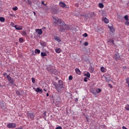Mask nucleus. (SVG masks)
<instances>
[{
    "label": "nucleus",
    "mask_w": 129,
    "mask_h": 129,
    "mask_svg": "<svg viewBox=\"0 0 129 129\" xmlns=\"http://www.w3.org/2000/svg\"><path fill=\"white\" fill-rule=\"evenodd\" d=\"M13 11H18V7H15L14 8H13Z\"/></svg>",
    "instance_id": "obj_33"
},
{
    "label": "nucleus",
    "mask_w": 129,
    "mask_h": 129,
    "mask_svg": "<svg viewBox=\"0 0 129 129\" xmlns=\"http://www.w3.org/2000/svg\"><path fill=\"white\" fill-rule=\"evenodd\" d=\"M83 37H88V34L87 33H84L83 35Z\"/></svg>",
    "instance_id": "obj_36"
},
{
    "label": "nucleus",
    "mask_w": 129,
    "mask_h": 129,
    "mask_svg": "<svg viewBox=\"0 0 129 129\" xmlns=\"http://www.w3.org/2000/svg\"><path fill=\"white\" fill-rule=\"evenodd\" d=\"M87 121H88V120H87Z\"/></svg>",
    "instance_id": "obj_55"
},
{
    "label": "nucleus",
    "mask_w": 129,
    "mask_h": 129,
    "mask_svg": "<svg viewBox=\"0 0 129 129\" xmlns=\"http://www.w3.org/2000/svg\"><path fill=\"white\" fill-rule=\"evenodd\" d=\"M103 22L105 23V24H108V23H109V20H108L107 18L105 17L104 18H103Z\"/></svg>",
    "instance_id": "obj_13"
},
{
    "label": "nucleus",
    "mask_w": 129,
    "mask_h": 129,
    "mask_svg": "<svg viewBox=\"0 0 129 129\" xmlns=\"http://www.w3.org/2000/svg\"><path fill=\"white\" fill-rule=\"evenodd\" d=\"M91 93H93V94H95V92H94V91H92Z\"/></svg>",
    "instance_id": "obj_44"
},
{
    "label": "nucleus",
    "mask_w": 129,
    "mask_h": 129,
    "mask_svg": "<svg viewBox=\"0 0 129 129\" xmlns=\"http://www.w3.org/2000/svg\"><path fill=\"white\" fill-rule=\"evenodd\" d=\"M99 7L100 8V9H103V8L104 7V6L103 5V4L100 3L99 4Z\"/></svg>",
    "instance_id": "obj_16"
},
{
    "label": "nucleus",
    "mask_w": 129,
    "mask_h": 129,
    "mask_svg": "<svg viewBox=\"0 0 129 129\" xmlns=\"http://www.w3.org/2000/svg\"><path fill=\"white\" fill-rule=\"evenodd\" d=\"M122 129H127V128L125 127L124 126L122 127Z\"/></svg>",
    "instance_id": "obj_45"
},
{
    "label": "nucleus",
    "mask_w": 129,
    "mask_h": 129,
    "mask_svg": "<svg viewBox=\"0 0 129 129\" xmlns=\"http://www.w3.org/2000/svg\"><path fill=\"white\" fill-rule=\"evenodd\" d=\"M40 45H41V46H43V47H45V46H46V44L45 43V42H41L40 43Z\"/></svg>",
    "instance_id": "obj_30"
},
{
    "label": "nucleus",
    "mask_w": 129,
    "mask_h": 129,
    "mask_svg": "<svg viewBox=\"0 0 129 129\" xmlns=\"http://www.w3.org/2000/svg\"><path fill=\"white\" fill-rule=\"evenodd\" d=\"M58 85L56 83L53 84V85L55 86V89L57 90L58 92H59V91H60V90H61L62 88H64V87H63V83H62V81H61L60 80H58Z\"/></svg>",
    "instance_id": "obj_2"
},
{
    "label": "nucleus",
    "mask_w": 129,
    "mask_h": 129,
    "mask_svg": "<svg viewBox=\"0 0 129 129\" xmlns=\"http://www.w3.org/2000/svg\"><path fill=\"white\" fill-rule=\"evenodd\" d=\"M0 87H2V84L0 83Z\"/></svg>",
    "instance_id": "obj_50"
},
{
    "label": "nucleus",
    "mask_w": 129,
    "mask_h": 129,
    "mask_svg": "<svg viewBox=\"0 0 129 129\" xmlns=\"http://www.w3.org/2000/svg\"><path fill=\"white\" fill-rule=\"evenodd\" d=\"M105 80L107 81V82H109V81H110V79L107 78V77H105Z\"/></svg>",
    "instance_id": "obj_31"
},
{
    "label": "nucleus",
    "mask_w": 129,
    "mask_h": 129,
    "mask_svg": "<svg viewBox=\"0 0 129 129\" xmlns=\"http://www.w3.org/2000/svg\"><path fill=\"white\" fill-rule=\"evenodd\" d=\"M6 75H7V73H4L3 74V76H6Z\"/></svg>",
    "instance_id": "obj_43"
},
{
    "label": "nucleus",
    "mask_w": 129,
    "mask_h": 129,
    "mask_svg": "<svg viewBox=\"0 0 129 129\" xmlns=\"http://www.w3.org/2000/svg\"><path fill=\"white\" fill-rule=\"evenodd\" d=\"M2 104H3V105H4V103H2Z\"/></svg>",
    "instance_id": "obj_53"
},
{
    "label": "nucleus",
    "mask_w": 129,
    "mask_h": 129,
    "mask_svg": "<svg viewBox=\"0 0 129 129\" xmlns=\"http://www.w3.org/2000/svg\"><path fill=\"white\" fill-rule=\"evenodd\" d=\"M73 79V77H72V76H70L69 77V80H72Z\"/></svg>",
    "instance_id": "obj_34"
},
{
    "label": "nucleus",
    "mask_w": 129,
    "mask_h": 129,
    "mask_svg": "<svg viewBox=\"0 0 129 129\" xmlns=\"http://www.w3.org/2000/svg\"><path fill=\"white\" fill-rule=\"evenodd\" d=\"M25 3H27L29 5H32V1L30 0H26Z\"/></svg>",
    "instance_id": "obj_24"
},
{
    "label": "nucleus",
    "mask_w": 129,
    "mask_h": 129,
    "mask_svg": "<svg viewBox=\"0 0 129 129\" xmlns=\"http://www.w3.org/2000/svg\"><path fill=\"white\" fill-rule=\"evenodd\" d=\"M124 25H125V26H129V22L128 21H126L124 23Z\"/></svg>",
    "instance_id": "obj_29"
},
{
    "label": "nucleus",
    "mask_w": 129,
    "mask_h": 129,
    "mask_svg": "<svg viewBox=\"0 0 129 129\" xmlns=\"http://www.w3.org/2000/svg\"><path fill=\"white\" fill-rule=\"evenodd\" d=\"M17 127V124L15 123L11 122L7 124V127L8 128H15Z\"/></svg>",
    "instance_id": "obj_4"
},
{
    "label": "nucleus",
    "mask_w": 129,
    "mask_h": 129,
    "mask_svg": "<svg viewBox=\"0 0 129 129\" xmlns=\"http://www.w3.org/2000/svg\"><path fill=\"white\" fill-rule=\"evenodd\" d=\"M10 17H15V15L14 14H10Z\"/></svg>",
    "instance_id": "obj_42"
},
{
    "label": "nucleus",
    "mask_w": 129,
    "mask_h": 129,
    "mask_svg": "<svg viewBox=\"0 0 129 129\" xmlns=\"http://www.w3.org/2000/svg\"><path fill=\"white\" fill-rule=\"evenodd\" d=\"M123 69H126V67L123 66Z\"/></svg>",
    "instance_id": "obj_46"
},
{
    "label": "nucleus",
    "mask_w": 129,
    "mask_h": 129,
    "mask_svg": "<svg viewBox=\"0 0 129 129\" xmlns=\"http://www.w3.org/2000/svg\"><path fill=\"white\" fill-rule=\"evenodd\" d=\"M15 28L16 30H18V31H21V30H23V26H19L18 25H15Z\"/></svg>",
    "instance_id": "obj_8"
},
{
    "label": "nucleus",
    "mask_w": 129,
    "mask_h": 129,
    "mask_svg": "<svg viewBox=\"0 0 129 129\" xmlns=\"http://www.w3.org/2000/svg\"><path fill=\"white\" fill-rule=\"evenodd\" d=\"M53 22L55 27H57V26L59 24L60 26L58 28V31L59 32H60V33H64L65 32V30H70L69 26L65 24V22L60 19H56V18L54 17Z\"/></svg>",
    "instance_id": "obj_1"
},
{
    "label": "nucleus",
    "mask_w": 129,
    "mask_h": 129,
    "mask_svg": "<svg viewBox=\"0 0 129 129\" xmlns=\"http://www.w3.org/2000/svg\"><path fill=\"white\" fill-rule=\"evenodd\" d=\"M21 35L24 36H27V32L25 31H22Z\"/></svg>",
    "instance_id": "obj_15"
},
{
    "label": "nucleus",
    "mask_w": 129,
    "mask_h": 129,
    "mask_svg": "<svg viewBox=\"0 0 129 129\" xmlns=\"http://www.w3.org/2000/svg\"><path fill=\"white\" fill-rule=\"evenodd\" d=\"M35 31L38 35H42V34H43V31H42V29H37Z\"/></svg>",
    "instance_id": "obj_6"
},
{
    "label": "nucleus",
    "mask_w": 129,
    "mask_h": 129,
    "mask_svg": "<svg viewBox=\"0 0 129 129\" xmlns=\"http://www.w3.org/2000/svg\"><path fill=\"white\" fill-rule=\"evenodd\" d=\"M7 78L9 82H10L12 84H14V79H13L12 77L10 76V75H7Z\"/></svg>",
    "instance_id": "obj_5"
},
{
    "label": "nucleus",
    "mask_w": 129,
    "mask_h": 129,
    "mask_svg": "<svg viewBox=\"0 0 129 129\" xmlns=\"http://www.w3.org/2000/svg\"><path fill=\"white\" fill-rule=\"evenodd\" d=\"M125 109L126 110H127L128 111H129V105L128 104H127L125 107H124Z\"/></svg>",
    "instance_id": "obj_23"
},
{
    "label": "nucleus",
    "mask_w": 129,
    "mask_h": 129,
    "mask_svg": "<svg viewBox=\"0 0 129 129\" xmlns=\"http://www.w3.org/2000/svg\"><path fill=\"white\" fill-rule=\"evenodd\" d=\"M108 42H110V43H112V44H114V42H113V40L109 39Z\"/></svg>",
    "instance_id": "obj_35"
},
{
    "label": "nucleus",
    "mask_w": 129,
    "mask_h": 129,
    "mask_svg": "<svg viewBox=\"0 0 129 129\" xmlns=\"http://www.w3.org/2000/svg\"><path fill=\"white\" fill-rule=\"evenodd\" d=\"M54 40H55L56 42H58V43H60V42H61V39L60 38V37L57 36H54Z\"/></svg>",
    "instance_id": "obj_9"
},
{
    "label": "nucleus",
    "mask_w": 129,
    "mask_h": 129,
    "mask_svg": "<svg viewBox=\"0 0 129 129\" xmlns=\"http://www.w3.org/2000/svg\"><path fill=\"white\" fill-rule=\"evenodd\" d=\"M19 42L20 43H23V42H24V39L22 38H19Z\"/></svg>",
    "instance_id": "obj_32"
},
{
    "label": "nucleus",
    "mask_w": 129,
    "mask_h": 129,
    "mask_svg": "<svg viewBox=\"0 0 129 129\" xmlns=\"http://www.w3.org/2000/svg\"><path fill=\"white\" fill-rule=\"evenodd\" d=\"M85 76H87V77H88V78H90V73L88 72L86 74H85Z\"/></svg>",
    "instance_id": "obj_19"
},
{
    "label": "nucleus",
    "mask_w": 129,
    "mask_h": 129,
    "mask_svg": "<svg viewBox=\"0 0 129 129\" xmlns=\"http://www.w3.org/2000/svg\"><path fill=\"white\" fill-rule=\"evenodd\" d=\"M84 44L85 45V46H88V42H85Z\"/></svg>",
    "instance_id": "obj_38"
},
{
    "label": "nucleus",
    "mask_w": 129,
    "mask_h": 129,
    "mask_svg": "<svg viewBox=\"0 0 129 129\" xmlns=\"http://www.w3.org/2000/svg\"><path fill=\"white\" fill-rule=\"evenodd\" d=\"M35 52L37 53V54H40V53H41V51L38 49H36L35 50Z\"/></svg>",
    "instance_id": "obj_20"
},
{
    "label": "nucleus",
    "mask_w": 129,
    "mask_h": 129,
    "mask_svg": "<svg viewBox=\"0 0 129 129\" xmlns=\"http://www.w3.org/2000/svg\"><path fill=\"white\" fill-rule=\"evenodd\" d=\"M56 129H62V127H61V126H58V127H56Z\"/></svg>",
    "instance_id": "obj_39"
},
{
    "label": "nucleus",
    "mask_w": 129,
    "mask_h": 129,
    "mask_svg": "<svg viewBox=\"0 0 129 129\" xmlns=\"http://www.w3.org/2000/svg\"><path fill=\"white\" fill-rule=\"evenodd\" d=\"M6 19H5V18L4 17H0V22L2 23H5V21Z\"/></svg>",
    "instance_id": "obj_17"
},
{
    "label": "nucleus",
    "mask_w": 129,
    "mask_h": 129,
    "mask_svg": "<svg viewBox=\"0 0 129 129\" xmlns=\"http://www.w3.org/2000/svg\"><path fill=\"white\" fill-rule=\"evenodd\" d=\"M75 71H76V73H77V74H78V75H81V71H80V70H79V69L76 68L75 69Z\"/></svg>",
    "instance_id": "obj_12"
},
{
    "label": "nucleus",
    "mask_w": 129,
    "mask_h": 129,
    "mask_svg": "<svg viewBox=\"0 0 129 129\" xmlns=\"http://www.w3.org/2000/svg\"><path fill=\"white\" fill-rule=\"evenodd\" d=\"M108 86H109V87H110V88H111V89L112 88V86L111 85V84H109Z\"/></svg>",
    "instance_id": "obj_41"
},
{
    "label": "nucleus",
    "mask_w": 129,
    "mask_h": 129,
    "mask_svg": "<svg viewBox=\"0 0 129 129\" xmlns=\"http://www.w3.org/2000/svg\"><path fill=\"white\" fill-rule=\"evenodd\" d=\"M109 29L112 33H114L115 30H114V28H113V27H109Z\"/></svg>",
    "instance_id": "obj_22"
},
{
    "label": "nucleus",
    "mask_w": 129,
    "mask_h": 129,
    "mask_svg": "<svg viewBox=\"0 0 129 129\" xmlns=\"http://www.w3.org/2000/svg\"><path fill=\"white\" fill-rule=\"evenodd\" d=\"M44 114H46V112L44 113Z\"/></svg>",
    "instance_id": "obj_54"
},
{
    "label": "nucleus",
    "mask_w": 129,
    "mask_h": 129,
    "mask_svg": "<svg viewBox=\"0 0 129 129\" xmlns=\"http://www.w3.org/2000/svg\"><path fill=\"white\" fill-rule=\"evenodd\" d=\"M27 115L29 118H30L31 120H34L35 117V113L33 112H27Z\"/></svg>",
    "instance_id": "obj_3"
},
{
    "label": "nucleus",
    "mask_w": 129,
    "mask_h": 129,
    "mask_svg": "<svg viewBox=\"0 0 129 129\" xmlns=\"http://www.w3.org/2000/svg\"><path fill=\"white\" fill-rule=\"evenodd\" d=\"M41 55L42 57H45V56H47V53L46 52H41Z\"/></svg>",
    "instance_id": "obj_21"
},
{
    "label": "nucleus",
    "mask_w": 129,
    "mask_h": 129,
    "mask_svg": "<svg viewBox=\"0 0 129 129\" xmlns=\"http://www.w3.org/2000/svg\"><path fill=\"white\" fill-rule=\"evenodd\" d=\"M124 19L125 20V21H128V16L127 15H125L124 17Z\"/></svg>",
    "instance_id": "obj_25"
},
{
    "label": "nucleus",
    "mask_w": 129,
    "mask_h": 129,
    "mask_svg": "<svg viewBox=\"0 0 129 129\" xmlns=\"http://www.w3.org/2000/svg\"><path fill=\"white\" fill-rule=\"evenodd\" d=\"M46 96H47V97L49 96V93L46 94Z\"/></svg>",
    "instance_id": "obj_49"
},
{
    "label": "nucleus",
    "mask_w": 129,
    "mask_h": 129,
    "mask_svg": "<svg viewBox=\"0 0 129 129\" xmlns=\"http://www.w3.org/2000/svg\"><path fill=\"white\" fill-rule=\"evenodd\" d=\"M126 81V83H127V84H128V86H129V78H127L125 79Z\"/></svg>",
    "instance_id": "obj_26"
},
{
    "label": "nucleus",
    "mask_w": 129,
    "mask_h": 129,
    "mask_svg": "<svg viewBox=\"0 0 129 129\" xmlns=\"http://www.w3.org/2000/svg\"><path fill=\"white\" fill-rule=\"evenodd\" d=\"M44 91H45V92H47V90H46L45 89H43Z\"/></svg>",
    "instance_id": "obj_47"
},
{
    "label": "nucleus",
    "mask_w": 129,
    "mask_h": 129,
    "mask_svg": "<svg viewBox=\"0 0 129 129\" xmlns=\"http://www.w3.org/2000/svg\"><path fill=\"white\" fill-rule=\"evenodd\" d=\"M23 1H25V2H26L27 0H23Z\"/></svg>",
    "instance_id": "obj_52"
},
{
    "label": "nucleus",
    "mask_w": 129,
    "mask_h": 129,
    "mask_svg": "<svg viewBox=\"0 0 129 129\" xmlns=\"http://www.w3.org/2000/svg\"><path fill=\"white\" fill-rule=\"evenodd\" d=\"M59 7L61 8H65L66 7V4L64 2H59Z\"/></svg>",
    "instance_id": "obj_10"
},
{
    "label": "nucleus",
    "mask_w": 129,
    "mask_h": 129,
    "mask_svg": "<svg viewBox=\"0 0 129 129\" xmlns=\"http://www.w3.org/2000/svg\"><path fill=\"white\" fill-rule=\"evenodd\" d=\"M115 56L116 57V59H119V58H120V57L119 56V53H116L115 54Z\"/></svg>",
    "instance_id": "obj_18"
},
{
    "label": "nucleus",
    "mask_w": 129,
    "mask_h": 129,
    "mask_svg": "<svg viewBox=\"0 0 129 129\" xmlns=\"http://www.w3.org/2000/svg\"><path fill=\"white\" fill-rule=\"evenodd\" d=\"M86 119H88V117H86Z\"/></svg>",
    "instance_id": "obj_51"
},
{
    "label": "nucleus",
    "mask_w": 129,
    "mask_h": 129,
    "mask_svg": "<svg viewBox=\"0 0 129 129\" xmlns=\"http://www.w3.org/2000/svg\"><path fill=\"white\" fill-rule=\"evenodd\" d=\"M96 91L97 93H100V92H101V89H97Z\"/></svg>",
    "instance_id": "obj_28"
},
{
    "label": "nucleus",
    "mask_w": 129,
    "mask_h": 129,
    "mask_svg": "<svg viewBox=\"0 0 129 129\" xmlns=\"http://www.w3.org/2000/svg\"><path fill=\"white\" fill-rule=\"evenodd\" d=\"M100 71L102 73H104L106 72V71H105V68L103 67H101L100 68Z\"/></svg>",
    "instance_id": "obj_14"
},
{
    "label": "nucleus",
    "mask_w": 129,
    "mask_h": 129,
    "mask_svg": "<svg viewBox=\"0 0 129 129\" xmlns=\"http://www.w3.org/2000/svg\"><path fill=\"white\" fill-rule=\"evenodd\" d=\"M33 14H34V16H36V12H33Z\"/></svg>",
    "instance_id": "obj_48"
},
{
    "label": "nucleus",
    "mask_w": 129,
    "mask_h": 129,
    "mask_svg": "<svg viewBox=\"0 0 129 129\" xmlns=\"http://www.w3.org/2000/svg\"><path fill=\"white\" fill-rule=\"evenodd\" d=\"M55 51L56 52V53H57V54H60V53H61L62 49H61V48H56L55 49Z\"/></svg>",
    "instance_id": "obj_11"
},
{
    "label": "nucleus",
    "mask_w": 129,
    "mask_h": 129,
    "mask_svg": "<svg viewBox=\"0 0 129 129\" xmlns=\"http://www.w3.org/2000/svg\"><path fill=\"white\" fill-rule=\"evenodd\" d=\"M42 5H43V6H47V4H45L44 1L41 2Z\"/></svg>",
    "instance_id": "obj_37"
},
{
    "label": "nucleus",
    "mask_w": 129,
    "mask_h": 129,
    "mask_svg": "<svg viewBox=\"0 0 129 129\" xmlns=\"http://www.w3.org/2000/svg\"><path fill=\"white\" fill-rule=\"evenodd\" d=\"M84 81H85V82H87V78H85L84 79Z\"/></svg>",
    "instance_id": "obj_40"
},
{
    "label": "nucleus",
    "mask_w": 129,
    "mask_h": 129,
    "mask_svg": "<svg viewBox=\"0 0 129 129\" xmlns=\"http://www.w3.org/2000/svg\"><path fill=\"white\" fill-rule=\"evenodd\" d=\"M31 80L33 83H35L36 79H35V78H32Z\"/></svg>",
    "instance_id": "obj_27"
},
{
    "label": "nucleus",
    "mask_w": 129,
    "mask_h": 129,
    "mask_svg": "<svg viewBox=\"0 0 129 129\" xmlns=\"http://www.w3.org/2000/svg\"><path fill=\"white\" fill-rule=\"evenodd\" d=\"M34 89L36 92H41V93H43V90H42V89H40L39 87L36 89L34 88Z\"/></svg>",
    "instance_id": "obj_7"
}]
</instances>
